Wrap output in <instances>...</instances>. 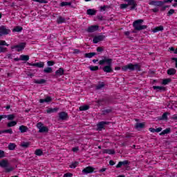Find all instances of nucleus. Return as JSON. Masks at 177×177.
I'll list each match as a JSON object with an SVG mask.
<instances>
[{
    "label": "nucleus",
    "instance_id": "15",
    "mask_svg": "<svg viewBox=\"0 0 177 177\" xmlns=\"http://www.w3.org/2000/svg\"><path fill=\"white\" fill-rule=\"evenodd\" d=\"M95 171V168L92 167H87L82 170L83 174L88 175V174H92Z\"/></svg>",
    "mask_w": 177,
    "mask_h": 177
},
{
    "label": "nucleus",
    "instance_id": "24",
    "mask_svg": "<svg viewBox=\"0 0 177 177\" xmlns=\"http://www.w3.org/2000/svg\"><path fill=\"white\" fill-rule=\"evenodd\" d=\"M20 59L23 62H28L30 60V56L22 55L20 56Z\"/></svg>",
    "mask_w": 177,
    "mask_h": 177
},
{
    "label": "nucleus",
    "instance_id": "25",
    "mask_svg": "<svg viewBox=\"0 0 177 177\" xmlns=\"http://www.w3.org/2000/svg\"><path fill=\"white\" fill-rule=\"evenodd\" d=\"M87 15L89 16H95V15H96V11L93 9H88L87 10Z\"/></svg>",
    "mask_w": 177,
    "mask_h": 177
},
{
    "label": "nucleus",
    "instance_id": "42",
    "mask_svg": "<svg viewBox=\"0 0 177 177\" xmlns=\"http://www.w3.org/2000/svg\"><path fill=\"white\" fill-rule=\"evenodd\" d=\"M23 30V28L21 26H17L15 28L13 29V31H15L16 32H20Z\"/></svg>",
    "mask_w": 177,
    "mask_h": 177
},
{
    "label": "nucleus",
    "instance_id": "31",
    "mask_svg": "<svg viewBox=\"0 0 177 177\" xmlns=\"http://www.w3.org/2000/svg\"><path fill=\"white\" fill-rule=\"evenodd\" d=\"M15 117L14 114L6 115V118H7L8 121H13V120H15Z\"/></svg>",
    "mask_w": 177,
    "mask_h": 177
},
{
    "label": "nucleus",
    "instance_id": "48",
    "mask_svg": "<svg viewBox=\"0 0 177 177\" xmlns=\"http://www.w3.org/2000/svg\"><path fill=\"white\" fill-rule=\"evenodd\" d=\"M109 113H111V109H105L102 111V114H109Z\"/></svg>",
    "mask_w": 177,
    "mask_h": 177
},
{
    "label": "nucleus",
    "instance_id": "55",
    "mask_svg": "<svg viewBox=\"0 0 177 177\" xmlns=\"http://www.w3.org/2000/svg\"><path fill=\"white\" fill-rule=\"evenodd\" d=\"M55 64V62L53 61H48L47 66H53Z\"/></svg>",
    "mask_w": 177,
    "mask_h": 177
},
{
    "label": "nucleus",
    "instance_id": "45",
    "mask_svg": "<svg viewBox=\"0 0 177 177\" xmlns=\"http://www.w3.org/2000/svg\"><path fill=\"white\" fill-rule=\"evenodd\" d=\"M121 162L122 165H123L124 167H125V165H129L131 164V162L128 160L121 161Z\"/></svg>",
    "mask_w": 177,
    "mask_h": 177
},
{
    "label": "nucleus",
    "instance_id": "40",
    "mask_svg": "<svg viewBox=\"0 0 177 177\" xmlns=\"http://www.w3.org/2000/svg\"><path fill=\"white\" fill-rule=\"evenodd\" d=\"M71 2L64 1V2L61 3L60 6H62V7L71 6Z\"/></svg>",
    "mask_w": 177,
    "mask_h": 177
},
{
    "label": "nucleus",
    "instance_id": "43",
    "mask_svg": "<svg viewBox=\"0 0 177 177\" xmlns=\"http://www.w3.org/2000/svg\"><path fill=\"white\" fill-rule=\"evenodd\" d=\"M106 9H109V6H103L100 7V12H104Z\"/></svg>",
    "mask_w": 177,
    "mask_h": 177
},
{
    "label": "nucleus",
    "instance_id": "47",
    "mask_svg": "<svg viewBox=\"0 0 177 177\" xmlns=\"http://www.w3.org/2000/svg\"><path fill=\"white\" fill-rule=\"evenodd\" d=\"M78 164H79L78 162H75L72 163L70 167L71 168H76L78 166Z\"/></svg>",
    "mask_w": 177,
    "mask_h": 177
},
{
    "label": "nucleus",
    "instance_id": "32",
    "mask_svg": "<svg viewBox=\"0 0 177 177\" xmlns=\"http://www.w3.org/2000/svg\"><path fill=\"white\" fill-rule=\"evenodd\" d=\"M52 71H53V69L50 67H47L44 69V73H45V74H49L52 73Z\"/></svg>",
    "mask_w": 177,
    "mask_h": 177
},
{
    "label": "nucleus",
    "instance_id": "28",
    "mask_svg": "<svg viewBox=\"0 0 177 177\" xmlns=\"http://www.w3.org/2000/svg\"><path fill=\"white\" fill-rule=\"evenodd\" d=\"M15 125H17V122H16V121H11L7 124L8 128H10L12 127H15Z\"/></svg>",
    "mask_w": 177,
    "mask_h": 177
},
{
    "label": "nucleus",
    "instance_id": "16",
    "mask_svg": "<svg viewBox=\"0 0 177 177\" xmlns=\"http://www.w3.org/2000/svg\"><path fill=\"white\" fill-rule=\"evenodd\" d=\"M59 120H66L68 118V114L64 111L60 112L59 113Z\"/></svg>",
    "mask_w": 177,
    "mask_h": 177
},
{
    "label": "nucleus",
    "instance_id": "63",
    "mask_svg": "<svg viewBox=\"0 0 177 177\" xmlns=\"http://www.w3.org/2000/svg\"><path fill=\"white\" fill-rule=\"evenodd\" d=\"M167 8H169V6H163V7H162V8H161V11L162 12H164L166 9H167Z\"/></svg>",
    "mask_w": 177,
    "mask_h": 177
},
{
    "label": "nucleus",
    "instance_id": "9",
    "mask_svg": "<svg viewBox=\"0 0 177 177\" xmlns=\"http://www.w3.org/2000/svg\"><path fill=\"white\" fill-rule=\"evenodd\" d=\"M109 124H110V122L102 121L98 122V124H97V127L99 131H102V129H104L105 125H109Z\"/></svg>",
    "mask_w": 177,
    "mask_h": 177
},
{
    "label": "nucleus",
    "instance_id": "30",
    "mask_svg": "<svg viewBox=\"0 0 177 177\" xmlns=\"http://www.w3.org/2000/svg\"><path fill=\"white\" fill-rule=\"evenodd\" d=\"M136 129H142L145 128V123H136Z\"/></svg>",
    "mask_w": 177,
    "mask_h": 177
},
{
    "label": "nucleus",
    "instance_id": "19",
    "mask_svg": "<svg viewBox=\"0 0 177 177\" xmlns=\"http://www.w3.org/2000/svg\"><path fill=\"white\" fill-rule=\"evenodd\" d=\"M57 24H62V23H66V18L59 16L57 19Z\"/></svg>",
    "mask_w": 177,
    "mask_h": 177
},
{
    "label": "nucleus",
    "instance_id": "49",
    "mask_svg": "<svg viewBox=\"0 0 177 177\" xmlns=\"http://www.w3.org/2000/svg\"><path fill=\"white\" fill-rule=\"evenodd\" d=\"M127 6H129L127 3L120 4V9H127Z\"/></svg>",
    "mask_w": 177,
    "mask_h": 177
},
{
    "label": "nucleus",
    "instance_id": "58",
    "mask_svg": "<svg viewBox=\"0 0 177 177\" xmlns=\"http://www.w3.org/2000/svg\"><path fill=\"white\" fill-rule=\"evenodd\" d=\"M174 0H163V4L164 3H171Z\"/></svg>",
    "mask_w": 177,
    "mask_h": 177
},
{
    "label": "nucleus",
    "instance_id": "57",
    "mask_svg": "<svg viewBox=\"0 0 177 177\" xmlns=\"http://www.w3.org/2000/svg\"><path fill=\"white\" fill-rule=\"evenodd\" d=\"M6 59H13L12 54H7Z\"/></svg>",
    "mask_w": 177,
    "mask_h": 177
},
{
    "label": "nucleus",
    "instance_id": "56",
    "mask_svg": "<svg viewBox=\"0 0 177 177\" xmlns=\"http://www.w3.org/2000/svg\"><path fill=\"white\" fill-rule=\"evenodd\" d=\"M63 177H73V174L71 173H66L64 175Z\"/></svg>",
    "mask_w": 177,
    "mask_h": 177
},
{
    "label": "nucleus",
    "instance_id": "64",
    "mask_svg": "<svg viewBox=\"0 0 177 177\" xmlns=\"http://www.w3.org/2000/svg\"><path fill=\"white\" fill-rule=\"evenodd\" d=\"M172 60H174V62H176V68H177V58L173 57Z\"/></svg>",
    "mask_w": 177,
    "mask_h": 177
},
{
    "label": "nucleus",
    "instance_id": "23",
    "mask_svg": "<svg viewBox=\"0 0 177 177\" xmlns=\"http://www.w3.org/2000/svg\"><path fill=\"white\" fill-rule=\"evenodd\" d=\"M46 82V80L45 79H41L39 80H34V83L35 84H39L40 85H41L42 84H45Z\"/></svg>",
    "mask_w": 177,
    "mask_h": 177
},
{
    "label": "nucleus",
    "instance_id": "62",
    "mask_svg": "<svg viewBox=\"0 0 177 177\" xmlns=\"http://www.w3.org/2000/svg\"><path fill=\"white\" fill-rule=\"evenodd\" d=\"M156 132L158 133V132H161V131H162V128L159 127L157 129H155Z\"/></svg>",
    "mask_w": 177,
    "mask_h": 177
},
{
    "label": "nucleus",
    "instance_id": "36",
    "mask_svg": "<svg viewBox=\"0 0 177 177\" xmlns=\"http://www.w3.org/2000/svg\"><path fill=\"white\" fill-rule=\"evenodd\" d=\"M168 115H169V113L165 112L162 114L160 120H168Z\"/></svg>",
    "mask_w": 177,
    "mask_h": 177
},
{
    "label": "nucleus",
    "instance_id": "35",
    "mask_svg": "<svg viewBox=\"0 0 177 177\" xmlns=\"http://www.w3.org/2000/svg\"><path fill=\"white\" fill-rule=\"evenodd\" d=\"M169 132H171V129L170 128H167L165 130H163L160 135H167V133H169Z\"/></svg>",
    "mask_w": 177,
    "mask_h": 177
},
{
    "label": "nucleus",
    "instance_id": "11",
    "mask_svg": "<svg viewBox=\"0 0 177 177\" xmlns=\"http://www.w3.org/2000/svg\"><path fill=\"white\" fill-rule=\"evenodd\" d=\"M99 30V26L94 25L88 27L87 29H86V31L87 32H95V31H97Z\"/></svg>",
    "mask_w": 177,
    "mask_h": 177
},
{
    "label": "nucleus",
    "instance_id": "38",
    "mask_svg": "<svg viewBox=\"0 0 177 177\" xmlns=\"http://www.w3.org/2000/svg\"><path fill=\"white\" fill-rule=\"evenodd\" d=\"M89 109V106L85 105L80 107V111H85Z\"/></svg>",
    "mask_w": 177,
    "mask_h": 177
},
{
    "label": "nucleus",
    "instance_id": "60",
    "mask_svg": "<svg viewBox=\"0 0 177 177\" xmlns=\"http://www.w3.org/2000/svg\"><path fill=\"white\" fill-rule=\"evenodd\" d=\"M122 167V162L120 161L118 162V164L116 165V168H121Z\"/></svg>",
    "mask_w": 177,
    "mask_h": 177
},
{
    "label": "nucleus",
    "instance_id": "46",
    "mask_svg": "<svg viewBox=\"0 0 177 177\" xmlns=\"http://www.w3.org/2000/svg\"><path fill=\"white\" fill-rule=\"evenodd\" d=\"M175 13V10L170 9L169 12H167V16H172L173 14Z\"/></svg>",
    "mask_w": 177,
    "mask_h": 177
},
{
    "label": "nucleus",
    "instance_id": "21",
    "mask_svg": "<svg viewBox=\"0 0 177 177\" xmlns=\"http://www.w3.org/2000/svg\"><path fill=\"white\" fill-rule=\"evenodd\" d=\"M19 131H20L21 133H24L27 132V131H28V127H27L24 125H21L19 127Z\"/></svg>",
    "mask_w": 177,
    "mask_h": 177
},
{
    "label": "nucleus",
    "instance_id": "61",
    "mask_svg": "<svg viewBox=\"0 0 177 177\" xmlns=\"http://www.w3.org/2000/svg\"><path fill=\"white\" fill-rule=\"evenodd\" d=\"M3 118H6V115H0V122Z\"/></svg>",
    "mask_w": 177,
    "mask_h": 177
},
{
    "label": "nucleus",
    "instance_id": "17",
    "mask_svg": "<svg viewBox=\"0 0 177 177\" xmlns=\"http://www.w3.org/2000/svg\"><path fill=\"white\" fill-rule=\"evenodd\" d=\"M52 102V97L47 96L44 99H40L39 100V103H50Z\"/></svg>",
    "mask_w": 177,
    "mask_h": 177
},
{
    "label": "nucleus",
    "instance_id": "37",
    "mask_svg": "<svg viewBox=\"0 0 177 177\" xmlns=\"http://www.w3.org/2000/svg\"><path fill=\"white\" fill-rule=\"evenodd\" d=\"M104 153H106V154H115V151H114L113 149H106L104 151Z\"/></svg>",
    "mask_w": 177,
    "mask_h": 177
},
{
    "label": "nucleus",
    "instance_id": "1",
    "mask_svg": "<svg viewBox=\"0 0 177 177\" xmlns=\"http://www.w3.org/2000/svg\"><path fill=\"white\" fill-rule=\"evenodd\" d=\"M99 64L100 66L106 64V66L102 68L104 73H113V68H111V66L113 65V59L108 58L107 57H102V59L100 60Z\"/></svg>",
    "mask_w": 177,
    "mask_h": 177
},
{
    "label": "nucleus",
    "instance_id": "4",
    "mask_svg": "<svg viewBox=\"0 0 177 177\" xmlns=\"http://www.w3.org/2000/svg\"><path fill=\"white\" fill-rule=\"evenodd\" d=\"M0 167L1 168H5V171L7 173L12 172L15 168L13 167H10L9 166V161L8 160H2L0 161Z\"/></svg>",
    "mask_w": 177,
    "mask_h": 177
},
{
    "label": "nucleus",
    "instance_id": "53",
    "mask_svg": "<svg viewBox=\"0 0 177 177\" xmlns=\"http://www.w3.org/2000/svg\"><path fill=\"white\" fill-rule=\"evenodd\" d=\"M0 46H8V44H6V41L3 40H0Z\"/></svg>",
    "mask_w": 177,
    "mask_h": 177
},
{
    "label": "nucleus",
    "instance_id": "22",
    "mask_svg": "<svg viewBox=\"0 0 177 177\" xmlns=\"http://www.w3.org/2000/svg\"><path fill=\"white\" fill-rule=\"evenodd\" d=\"M153 89H154V91H157V92H161V91H165V88L164 87L160 86H153Z\"/></svg>",
    "mask_w": 177,
    "mask_h": 177
},
{
    "label": "nucleus",
    "instance_id": "20",
    "mask_svg": "<svg viewBox=\"0 0 177 177\" xmlns=\"http://www.w3.org/2000/svg\"><path fill=\"white\" fill-rule=\"evenodd\" d=\"M168 75H175L176 74V69L171 68L167 70Z\"/></svg>",
    "mask_w": 177,
    "mask_h": 177
},
{
    "label": "nucleus",
    "instance_id": "8",
    "mask_svg": "<svg viewBox=\"0 0 177 177\" xmlns=\"http://www.w3.org/2000/svg\"><path fill=\"white\" fill-rule=\"evenodd\" d=\"M124 2H127L129 6H131L130 10H136V6H138V3H136V1L135 0H124Z\"/></svg>",
    "mask_w": 177,
    "mask_h": 177
},
{
    "label": "nucleus",
    "instance_id": "2",
    "mask_svg": "<svg viewBox=\"0 0 177 177\" xmlns=\"http://www.w3.org/2000/svg\"><path fill=\"white\" fill-rule=\"evenodd\" d=\"M128 70H129V71H135V70L136 71H140V64H133L130 63L122 67V71H128Z\"/></svg>",
    "mask_w": 177,
    "mask_h": 177
},
{
    "label": "nucleus",
    "instance_id": "33",
    "mask_svg": "<svg viewBox=\"0 0 177 177\" xmlns=\"http://www.w3.org/2000/svg\"><path fill=\"white\" fill-rule=\"evenodd\" d=\"M1 133H10V135H12L13 133V131L12 130V129L2 130L1 131Z\"/></svg>",
    "mask_w": 177,
    "mask_h": 177
},
{
    "label": "nucleus",
    "instance_id": "18",
    "mask_svg": "<svg viewBox=\"0 0 177 177\" xmlns=\"http://www.w3.org/2000/svg\"><path fill=\"white\" fill-rule=\"evenodd\" d=\"M52 102V97L47 96L44 99H40L39 100V103H50Z\"/></svg>",
    "mask_w": 177,
    "mask_h": 177
},
{
    "label": "nucleus",
    "instance_id": "26",
    "mask_svg": "<svg viewBox=\"0 0 177 177\" xmlns=\"http://www.w3.org/2000/svg\"><path fill=\"white\" fill-rule=\"evenodd\" d=\"M57 110H59L58 108H54V109L50 108L46 110V113H48V114H50V113H56Z\"/></svg>",
    "mask_w": 177,
    "mask_h": 177
},
{
    "label": "nucleus",
    "instance_id": "3",
    "mask_svg": "<svg viewBox=\"0 0 177 177\" xmlns=\"http://www.w3.org/2000/svg\"><path fill=\"white\" fill-rule=\"evenodd\" d=\"M143 23V19H138L133 23V27L136 31H140L141 30H146L147 26L141 25Z\"/></svg>",
    "mask_w": 177,
    "mask_h": 177
},
{
    "label": "nucleus",
    "instance_id": "27",
    "mask_svg": "<svg viewBox=\"0 0 177 177\" xmlns=\"http://www.w3.org/2000/svg\"><path fill=\"white\" fill-rule=\"evenodd\" d=\"M96 53H88L84 54V57H88V59H91V57H93V56H95Z\"/></svg>",
    "mask_w": 177,
    "mask_h": 177
},
{
    "label": "nucleus",
    "instance_id": "6",
    "mask_svg": "<svg viewBox=\"0 0 177 177\" xmlns=\"http://www.w3.org/2000/svg\"><path fill=\"white\" fill-rule=\"evenodd\" d=\"M26 42H22L18 45L12 46L11 49H15L17 52H21L26 48Z\"/></svg>",
    "mask_w": 177,
    "mask_h": 177
},
{
    "label": "nucleus",
    "instance_id": "12",
    "mask_svg": "<svg viewBox=\"0 0 177 177\" xmlns=\"http://www.w3.org/2000/svg\"><path fill=\"white\" fill-rule=\"evenodd\" d=\"M103 39H104V36H103V35L95 36L93 39V44H97V43L103 41Z\"/></svg>",
    "mask_w": 177,
    "mask_h": 177
},
{
    "label": "nucleus",
    "instance_id": "59",
    "mask_svg": "<svg viewBox=\"0 0 177 177\" xmlns=\"http://www.w3.org/2000/svg\"><path fill=\"white\" fill-rule=\"evenodd\" d=\"M104 49H103L102 47H98L97 48V52H103Z\"/></svg>",
    "mask_w": 177,
    "mask_h": 177
},
{
    "label": "nucleus",
    "instance_id": "39",
    "mask_svg": "<svg viewBox=\"0 0 177 177\" xmlns=\"http://www.w3.org/2000/svg\"><path fill=\"white\" fill-rule=\"evenodd\" d=\"M88 68H90L91 71H97V70H99V66H90L88 67Z\"/></svg>",
    "mask_w": 177,
    "mask_h": 177
},
{
    "label": "nucleus",
    "instance_id": "52",
    "mask_svg": "<svg viewBox=\"0 0 177 177\" xmlns=\"http://www.w3.org/2000/svg\"><path fill=\"white\" fill-rule=\"evenodd\" d=\"M21 146L22 147H28V146H30V144L28 142H23Z\"/></svg>",
    "mask_w": 177,
    "mask_h": 177
},
{
    "label": "nucleus",
    "instance_id": "50",
    "mask_svg": "<svg viewBox=\"0 0 177 177\" xmlns=\"http://www.w3.org/2000/svg\"><path fill=\"white\" fill-rule=\"evenodd\" d=\"M102 88H104V84H100L96 86V89H102Z\"/></svg>",
    "mask_w": 177,
    "mask_h": 177
},
{
    "label": "nucleus",
    "instance_id": "44",
    "mask_svg": "<svg viewBox=\"0 0 177 177\" xmlns=\"http://www.w3.org/2000/svg\"><path fill=\"white\" fill-rule=\"evenodd\" d=\"M171 82V79H165L162 81L163 85H167V84H169Z\"/></svg>",
    "mask_w": 177,
    "mask_h": 177
},
{
    "label": "nucleus",
    "instance_id": "7",
    "mask_svg": "<svg viewBox=\"0 0 177 177\" xmlns=\"http://www.w3.org/2000/svg\"><path fill=\"white\" fill-rule=\"evenodd\" d=\"M8 34H10V29L6 28L5 26H0V37L8 35Z\"/></svg>",
    "mask_w": 177,
    "mask_h": 177
},
{
    "label": "nucleus",
    "instance_id": "51",
    "mask_svg": "<svg viewBox=\"0 0 177 177\" xmlns=\"http://www.w3.org/2000/svg\"><path fill=\"white\" fill-rule=\"evenodd\" d=\"M5 157V151L0 149V158H3Z\"/></svg>",
    "mask_w": 177,
    "mask_h": 177
},
{
    "label": "nucleus",
    "instance_id": "10",
    "mask_svg": "<svg viewBox=\"0 0 177 177\" xmlns=\"http://www.w3.org/2000/svg\"><path fill=\"white\" fill-rule=\"evenodd\" d=\"M64 75V69L63 68H59L58 70L55 71V74L54 75V77L55 78H59V77H62V75Z\"/></svg>",
    "mask_w": 177,
    "mask_h": 177
},
{
    "label": "nucleus",
    "instance_id": "34",
    "mask_svg": "<svg viewBox=\"0 0 177 177\" xmlns=\"http://www.w3.org/2000/svg\"><path fill=\"white\" fill-rule=\"evenodd\" d=\"M8 150H15L16 149V144L10 142L8 145Z\"/></svg>",
    "mask_w": 177,
    "mask_h": 177
},
{
    "label": "nucleus",
    "instance_id": "54",
    "mask_svg": "<svg viewBox=\"0 0 177 177\" xmlns=\"http://www.w3.org/2000/svg\"><path fill=\"white\" fill-rule=\"evenodd\" d=\"M35 2H39V3H46V0H33Z\"/></svg>",
    "mask_w": 177,
    "mask_h": 177
},
{
    "label": "nucleus",
    "instance_id": "41",
    "mask_svg": "<svg viewBox=\"0 0 177 177\" xmlns=\"http://www.w3.org/2000/svg\"><path fill=\"white\" fill-rule=\"evenodd\" d=\"M35 154H36V156H42L44 152L41 149H36Z\"/></svg>",
    "mask_w": 177,
    "mask_h": 177
},
{
    "label": "nucleus",
    "instance_id": "5",
    "mask_svg": "<svg viewBox=\"0 0 177 177\" xmlns=\"http://www.w3.org/2000/svg\"><path fill=\"white\" fill-rule=\"evenodd\" d=\"M37 128L39 129V133H45L46 132H49V129L48 127L44 126L42 122H38L37 124Z\"/></svg>",
    "mask_w": 177,
    "mask_h": 177
},
{
    "label": "nucleus",
    "instance_id": "13",
    "mask_svg": "<svg viewBox=\"0 0 177 177\" xmlns=\"http://www.w3.org/2000/svg\"><path fill=\"white\" fill-rule=\"evenodd\" d=\"M29 66H32L33 67H38V68H44V67H45V62H40L34 64H30Z\"/></svg>",
    "mask_w": 177,
    "mask_h": 177
},
{
    "label": "nucleus",
    "instance_id": "14",
    "mask_svg": "<svg viewBox=\"0 0 177 177\" xmlns=\"http://www.w3.org/2000/svg\"><path fill=\"white\" fill-rule=\"evenodd\" d=\"M149 5L153 6H162L164 5V2H162V1H151L149 2Z\"/></svg>",
    "mask_w": 177,
    "mask_h": 177
},
{
    "label": "nucleus",
    "instance_id": "29",
    "mask_svg": "<svg viewBox=\"0 0 177 177\" xmlns=\"http://www.w3.org/2000/svg\"><path fill=\"white\" fill-rule=\"evenodd\" d=\"M163 30H164V26H158V27L153 28V31L154 32H158V31H162Z\"/></svg>",
    "mask_w": 177,
    "mask_h": 177
}]
</instances>
